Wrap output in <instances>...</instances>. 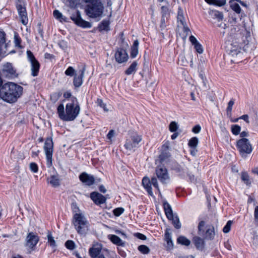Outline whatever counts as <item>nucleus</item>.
<instances>
[{"instance_id":"1","label":"nucleus","mask_w":258,"mask_h":258,"mask_svg":"<svg viewBox=\"0 0 258 258\" xmlns=\"http://www.w3.org/2000/svg\"><path fill=\"white\" fill-rule=\"evenodd\" d=\"M23 88L13 82L4 84L0 89V97L5 101L13 103L22 95Z\"/></svg>"},{"instance_id":"2","label":"nucleus","mask_w":258,"mask_h":258,"mask_svg":"<svg viewBox=\"0 0 258 258\" xmlns=\"http://www.w3.org/2000/svg\"><path fill=\"white\" fill-rule=\"evenodd\" d=\"M73 223L77 233L85 236L89 228V223L82 213H76L73 219Z\"/></svg>"},{"instance_id":"3","label":"nucleus","mask_w":258,"mask_h":258,"mask_svg":"<svg viewBox=\"0 0 258 258\" xmlns=\"http://www.w3.org/2000/svg\"><path fill=\"white\" fill-rule=\"evenodd\" d=\"M80 107L76 97L72 96L71 102L68 103L66 106V115L64 121L74 120L79 115Z\"/></svg>"},{"instance_id":"4","label":"nucleus","mask_w":258,"mask_h":258,"mask_svg":"<svg viewBox=\"0 0 258 258\" xmlns=\"http://www.w3.org/2000/svg\"><path fill=\"white\" fill-rule=\"evenodd\" d=\"M104 6L100 1L90 3L85 9L87 15L92 18L101 17L103 14Z\"/></svg>"},{"instance_id":"5","label":"nucleus","mask_w":258,"mask_h":258,"mask_svg":"<svg viewBox=\"0 0 258 258\" xmlns=\"http://www.w3.org/2000/svg\"><path fill=\"white\" fill-rule=\"evenodd\" d=\"M236 148L240 156L244 158L247 157L252 151V147L248 139L241 138L236 142Z\"/></svg>"},{"instance_id":"6","label":"nucleus","mask_w":258,"mask_h":258,"mask_svg":"<svg viewBox=\"0 0 258 258\" xmlns=\"http://www.w3.org/2000/svg\"><path fill=\"white\" fill-rule=\"evenodd\" d=\"M205 225V222L201 221L198 225V233L200 235L203 236L204 238L206 240H212L214 238L215 232L214 228L213 226H206V230L205 231L204 228Z\"/></svg>"},{"instance_id":"7","label":"nucleus","mask_w":258,"mask_h":258,"mask_svg":"<svg viewBox=\"0 0 258 258\" xmlns=\"http://www.w3.org/2000/svg\"><path fill=\"white\" fill-rule=\"evenodd\" d=\"M44 150L46 158V165L50 167L52 165V154L53 151V143L51 138H47L45 142Z\"/></svg>"},{"instance_id":"8","label":"nucleus","mask_w":258,"mask_h":258,"mask_svg":"<svg viewBox=\"0 0 258 258\" xmlns=\"http://www.w3.org/2000/svg\"><path fill=\"white\" fill-rule=\"evenodd\" d=\"M27 58L30 63L31 75L36 77L38 75L40 64L30 50L27 51Z\"/></svg>"},{"instance_id":"9","label":"nucleus","mask_w":258,"mask_h":258,"mask_svg":"<svg viewBox=\"0 0 258 258\" xmlns=\"http://www.w3.org/2000/svg\"><path fill=\"white\" fill-rule=\"evenodd\" d=\"M142 138L141 135L134 134L131 136L130 139H127L124 144V147L127 150L135 151L139 147V144L142 141Z\"/></svg>"},{"instance_id":"10","label":"nucleus","mask_w":258,"mask_h":258,"mask_svg":"<svg viewBox=\"0 0 258 258\" xmlns=\"http://www.w3.org/2000/svg\"><path fill=\"white\" fill-rule=\"evenodd\" d=\"M71 19L78 26L83 28H90L92 27L91 23L84 20L81 17V12L77 10L72 14Z\"/></svg>"},{"instance_id":"11","label":"nucleus","mask_w":258,"mask_h":258,"mask_svg":"<svg viewBox=\"0 0 258 258\" xmlns=\"http://www.w3.org/2000/svg\"><path fill=\"white\" fill-rule=\"evenodd\" d=\"M1 74L4 77L11 79L17 77L18 75L16 69L10 62H7L3 65Z\"/></svg>"},{"instance_id":"12","label":"nucleus","mask_w":258,"mask_h":258,"mask_svg":"<svg viewBox=\"0 0 258 258\" xmlns=\"http://www.w3.org/2000/svg\"><path fill=\"white\" fill-rule=\"evenodd\" d=\"M156 174L159 180L163 184H166L169 179L167 170L163 165L158 166L156 167Z\"/></svg>"},{"instance_id":"13","label":"nucleus","mask_w":258,"mask_h":258,"mask_svg":"<svg viewBox=\"0 0 258 258\" xmlns=\"http://www.w3.org/2000/svg\"><path fill=\"white\" fill-rule=\"evenodd\" d=\"M169 143L168 142L164 144L161 149V153L159 156V159L161 163L167 162L171 156V154L169 151Z\"/></svg>"},{"instance_id":"14","label":"nucleus","mask_w":258,"mask_h":258,"mask_svg":"<svg viewBox=\"0 0 258 258\" xmlns=\"http://www.w3.org/2000/svg\"><path fill=\"white\" fill-rule=\"evenodd\" d=\"M39 240L37 234L34 232H29L26 238V246L33 249Z\"/></svg>"},{"instance_id":"15","label":"nucleus","mask_w":258,"mask_h":258,"mask_svg":"<svg viewBox=\"0 0 258 258\" xmlns=\"http://www.w3.org/2000/svg\"><path fill=\"white\" fill-rule=\"evenodd\" d=\"M115 58L118 63H121L126 62L128 59V56L125 49L119 48L115 52Z\"/></svg>"},{"instance_id":"16","label":"nucleus","mask_w":258,"mask_h":258,"mask_svg":"<svg viewBox=\"0 0 258 258\" xmlns=\"http://www.w3.org/2000/svg\"><path fill=\"white\" fill-rule=\"evenodd\" d=\"M79 179L86 185L91 186L95 183V179L93 175L86 172H83L79 175Z\"/></svg>"},{"instance_id":"17","label":"nucleus","mask_w":258,"mask_h":258,"mask_svg":"<svg viewBox=\"0 0 258 258\" xmlns=\"http://www.w3.org/2000/svg\"><path fill=\"white\" fill-rule=\"evenodd\" d=\"M90 198L96 205L103 204L106 201V198L105 196L95 191L91 193Z\"/></svg>"},{"instance_id":"18","label":"nucleus","mask_w":258,"mask_h":258,"mask_svg":"<svg viewBox=\"0 0 258 258\" xmlns=\"http://www.w3.org/2000/svg\"><path fill=\"white\" fill-rule=\"evenodd\" d=\"M17 9L22 24L26 25L28 23V20L25 7H23L21 4H19L17 5Z\"/></svg>"},{"instance_id":"19","label":"nucleus","mask_w":258,"mask_h":258,"mask_svg":"<svg viewBox=\"0 0 258 258\" xmlns=\"http://www.w3.org/2000/svg\"><path fill=\"white\" fill-rule=\"evenodd\" d=\"M85 69L79 71V75H75L74 78L73 84L75 87H80L83 83V78L84 76Z\"/></svg>"},{"instance_id":"20","label":"nucleus","mask_w":258,"mask_h":258,"mask_svg":"<svg viewBox=\"0 0 258 258\" xmlns=\"http://www.w3.org/2000/svg\"><path fill=\"white\" fill-rule=\"evenodd\" d=\"M204 239V238H202L198 236H195L193 238V243L198 249L202 250L204 248L205 245Z\"/></svg>"},{"instance_id":"21","label":"nucleus","mask_w":258,"mask_h":258,"mask_svg":"<svg viewBox=\"0 0 258 258\" xmlns=\"http://www.w3.org/2000/svg\"><path fill=\"white\" fill-rule=\"evenodd\" d=\"M102 247L100 245L94 246L90 248L89 253L92 258H96L100 255Z\"/></svg>"},{"instance_id":"22","label":"nucleus","mask_w":258,"mask_h":258,"mask_svg":"<svg viewBox=\"0 0 258 258\" xmlns=\"http://www.w3.org/2000/svg\"><path fill=\"white\" fill-rule=\"evenodd\" d=\"M142 184L146 189L147 192L150 196H152L153 193L151 187V181L149 177H144L142 179Z\"/></svg>"},{"instance_id":"23","label":"nucleus","mask_w":258,"mask_h":258,"mask_svg":"<svg viewBox=\"0 0 258 258\" xmlns=\"http://www.w3.org/2000/svg\"><path fill=\"white\" fill-rule=\"evenodd\" d=\"M47 181L54 187H57L60 185V179L58 174L51 175L49 178H47Z\"/></svg>"},{"instance_id":"24","label":"nucleus","mask_w":258,"mask_h":258,"mask_svg":"<svg viewBox=\"0 0 258 258\" xmlns=\"http://www.w3.org/2000/svg\"><path fill=\"white\" fill-rule=\"evenodd\" d=\"M108 237L113 244L118 246H125V242L123 241L118 236L115 235L111 234L109 235Z\"/></svg>"},{"instance_id":"25","label":"nucleus","mask_w":258,"mask_h":258,"mask_svg":"<svg viewBox=\"0 0 258 258\" xmlns=\"http://www.w3.org/2000/svg\"><path fill=\"white\" fill-rule=\"evenodd\" d=\"M170 229H166L165 232L164 240L166 242V247L168 249H171L173 246V243L171 239V235L169 232Z\"/></svg>"},{"instance_id":"26","label":"nucleus","mask_w":258,"mask_h":258,"mask_svg":"<svg viewBox=\"0 0 258 258\" xmlns=\"http://www.w3.org/2000/svg\"><path fill=\"white\" fill-rule=\"evenodd\" d=\"M163 208L167 218L168 219L172 218L174 214L171 206L166 201L163 203Z\"/></svg>"},{"instance_id":"27","label":"nucleus","mask_w":258,"mask_h":258,"mask_svg":"<svg viewBox=\"0 0 258 258\" xmlns=\"http://www.w3.org/2000/svg\"><path fill=\"white\" fill-rule=\"evenodd\" d=\"M139 42L138 40L134 41L133 44L131 47V57L133 58H135L138 54V47Z\"/></svg>"},{"instance_id":"28","label":"nucleus","mask_w":258,"mask_h":258,"mask_svg":"<svg viewBox=\"0 0 258 258\" xmlns=\"http://www.w3.org/2000/svg\"><path fill=\"white\" fill-rule=\"evenodd\" d=\"M110 22L109 20H103L98 26V29L99 31H108L110 30L109 28Z\"/></svg>"},{"instance_id":"29","label":"nucleus","mask_w":258,"mask_h":258,"mask_svg":"<svg viewBox=\"0 0 258 258\" xmlns=\"http://www.w3.org/2000/svg\"><path fill=\"white\" fill-rule=\"evenodd\" d=\"M137 66L138 62L136 61H134L125 71V74L127 75H130L133 73H135L137 71Z\"/></svg>"},{"instance_id":"30","label":"nucleus","mask_w":258,"mask_h":258,"mask_svg":"<svg viewBox=\"0 0 258 258\" xmlns=\"http://www.w3.org/2000/svg\"><path fill=\"white\" fill-rule=\"evenodd\" d=\"M210 14L213 17L214 19H216L219 22L222 21L223 19V15L222 12L216 10H211Z\"/></svg>"},{"instance_id":"31","label":"nucleus","mask_w":258,"mask_h":258,"mask_svg":"<svg viewBox=\"0 0 258 258\" xmlns=\"http://www.w3.org/2000/svg\"><path fill=\"white\" fill-rule=\"evenodd\" d=\"M177 21L180 22L181 25L185 24V21L183 16V11L181 7L178 9V13L177 16Z\"/></svg>"},{"instance_id":"32","label":"nucleus","mask_w":258,"mask_h":258,"mask_svg":"<svg viewBox=\"0 0 258 258\" xmlns=\"http://www.w3.org/2000/svg\"><path fill=\"white\" fill-rule=\"evenodd\" d=\"M210 5L221 7L226 4V0H205Z\"/></svg>"},{"instance_id":"33","label":"nucleus","mask_w":258,"mask_h":258,"mask_svg":"<svg viewBox=\"0 0 258 258\" xmlns=\"http://www.w3.org/2000/svg\"><path fill=\"white\" fill-rule=\"evenodd\" d=\"M241 179L242 181L247 185H249L251 184L249 176L247 172L242 171L241 173Z\"/></svg>"},{"instance_id":"34","label":"nucleus","mask_w":258,"mask_h":258,"mask_svg":"<svg viewBox=\"0 0 258 258\" xmlns=\"http://www.w3.org/2000/svg\"><path fill=\"white\" fill-rule=\"evenodd\" d=\"M168 219L172 221V223L175 228L179 229L181 228V224L180 223L179 218L177 215H174L172 216V218H170V219Z\"/></svg>"},{"instance_id":"35","label":"nucleus","mask_w":258,"mask_h":258,"mask_svg":"<svg viewBox=\"0 0 258 258\" xmlns=\"http://www.w3.org/2000/svg\"><path fill=\"white\" fill-rule=\"evenodd\" d=\"M57 110L59 118L61 120L64 121L66 113L64 112L63 105L62 104H60L57 107Z\"/></svg>"},{"instance_id":"36","label":"nucleus","mask_w":258,"mask_h":258,"mask_svg":"<svg viewBox=\"0 0 258 258\" xmlns=\"http://www.w3.org/2000/svg\"><path fill=\"white\" fill-rule=\"evenodd\" d=\"M53 16L60 21L67 22V18L63 17L62 14L57 10H55L53 13Z\"/></svg>"},{"instance_id":"37","label":"nucleus","mask_w":258,"mask_h":258,"mask_svg":"<svg viewBox=\"0 0 258 258\" xmlns=\"http://www.w3.org/2000/svg\"><path fill=\"white\" fill-rule=\"evenodd\" d=\"M230 7L237 14H240L241 11V9L238 4L233 2H230Z\"/></svg>"},{"instance_id":"38","label":"nucleus","mask_w":258,"mask_h":258,"mask_svg":"<svg viewBox=\"0 0 258 258\" xmlns=\"http://www.w3.org/2000/svg\"><path fill=\"white\" fill-rule=\"evenodd\" d=\"M177 242L185 246H188L190 243V240L183 236H180L177 238Z\"/></svg>"},{"instance_id":"39","label":"nucleus","mask_w":258,"mask_h":258,"mask_svg":"<svg viewBox=\"0 0 258 258\" xmlns=\"http://www.w3.org/2000/svg\"><path fill=\"white\" fill-rule=\"evenodd\" d=\"M199 143V140L197 137H192L188 141V145L190 148H197Z\"/></svg>"},{"instance_id":"40","label":"nucleus","mask_w":258,"mask_h":258,"mask_svg":"<svg viewBox=\"0 0 258 258\" xmlns=\"http://www.w3.org/2000/svg\"><path fill=\"white\" fill-rule=\"evenodd\" d=\"M47 236L48 242L49 243L50 246L52 248H55L56 246V242L54 239V238L52 237L51 232H48Z\"/></svg>"},{"instance_id":"41","label":"nucleus","mask_w":258,"mask_h":258,"mask_svg":"<svg viewBox=\"0 0 258 258\" xmlns=\"http://www.w3.org/2000/svg\"><path fill=\"white\" fill-rule=\"evenodd\" d=\"M240 47L238 46H233L230 50L229 54L232 56H237L241 53Z\"/></svg>"},{"instance_id":"42","label":"nucleus","mask_w":258,"mask_h":258,"mask_svg":"<svg viewBox=\"0 0 258 258\" xmlns=\"http://www.w3.org/2000/svg\"><path fill=\"white\" fill-rule=\"evenodd\" d=\"M231 132L235 136L240 134L241 131V127L237 124H233L231 125Z\"/></svg>"},{"instance_id":"43","label":"nucleus","mask_w":258,"mask_h":258,"mask_svg":"<svg viewBox=\"0 0 258 258\" xmlns=\"http://www.w3.org/2000/svg\"><path fill=\"white\" fill-rule=\"evenodd\" d=\"M138 250L143 254H148L150 252V248L145 245L139 246Z\"/></svg>"},{"instance_id":"44","label":"nucleus","mask_w":258,"mask_h":258,"mask_svg":"<svg viewBox=\"0 0 258 258\" xmlns=\"http://www.w3.org/2000/svg\"><path fill=\"white\" fill-rule=\"evenodd\" d=\"M65 246L68 249L73 250L75 248V243L73 240H68L66 242Z\"/></svg>"},{"instance_id":"45","label":"nucleus","mask_w":258,"mask_h":258,"mask_svg":"<svg viewBox=\"0 0 258 258\" xmlns=\"http://www.w3.org/2000/svg\"><path fill=\"white\" fill-rule=\"evenodd\" d=\"M178 124L175 121H172L170 122L169 128L171 132H175L178 129Z\"/></svg>"},{"instance_id":"46","label":"nucleus","mask_w":258,"mask_h":258,"mask_svg":"<svg viewBox=\"0 0 258 258\" xmlns=\"http://www.w3.org/2000/svg\"><path fill=\"white\" fill-rule=\"evenodd\" d=\"M168 22V17H162L160 27L161 30H164L166 27V23Z\"/></svg>"},{"instance_id":"47","label":"nucleus","mask_w":258,"mask_h":258,"mask_svg":"<svg viewBox=\"0 0 258 258\" xmlns=\"http://www.w3.org/2000/svg\"><path fill=\"white\" fill-rule=\"evenodd\" d=\"M61 96L60 93H54L50 96V100L53 103H55Z\"/></svg>"},{"instance_id":"48","label":"nucleus","mask_w":258,"mask_h":258,"mask_svg":"<svg viewBox=\"0 0 258 258\" xmlns=\"http://www.w3.org/2000/svg\"><path fill=\"white\" fill-rule=\"evenodd\" d=\"M232 223V221L231 220H229L227 222L226 224L223 229V231L224 233H227L230 231Z\"/></svg>"},{"instance_id":"49","label":"nucleus","mask_w":258,"mask_h":258,"mask_svg":"<svg viewBox=\"0 0 258 258\" xmlns=\"http://www.w3.org/2000/svg\"><path fill=\"white\" fill-rule=\"evenodd\" d=\"M161 14L162 17H168L169 15V13L168 12V9L166 6H162L161 7Z\"/></svg>"},{"instance_id":"50","label":"nucleus","mask_w":258,"mask_h":258,"mask_svg":"<svg viewBox=\"0 0 258 258\" xmlns=\"http://www.w3.org/2000/svg\"><path fill=\"white\" fill-rule=\"evenodd\" d=\"M75 71L72 67H69L65 71L67 76L72 77L75 75Z\"/></svg>"},{"instance_id":"51","label":"nucleus","mask_w":258,"mask_h":258,"mask_svg":"<svg viewBox=\"0 0 258 258\" xmlns=\"http://www.w3.org/2000/svg\"><path fill=\"white\" fill-rule=\"evenodd\" d=\"M124 212V209L122 208H117L113 210V213L115 216H119Z\"/></svg>"},{"instance_id":"52","label":"nucleus","mask_w":258,"mask_h":258,"mask_svg":"<svg viewBox=\"0 0 258 258\" xmlns=\"http://www.w3.org/2000/svg\"><path fill=\"white\" fill-rule=\"evenodd\" d=\"M30 169L32 172L37 173L38 170L37 164L34 162L31 163L30 164Z\"/></svg>"},{"instance_id":"53","label":"nucleus","mask_w":258,"mask_h":258,"mask_svg":"<svg viewBox=\"0 0 258 258\" xmlns=\"http://www.w3.org/2000/svg\"><path fill=\"white\" fill-rule=\"evenodd\" d=\"M151 184L153 185L155 188H156L158 191H159V188L158 184V181L155 177H153L151 178Z\"/></svg>"},{"instance_id":"54","label":"nucleus","mask_w":258,"mask_h":258,"mask_svg":"<svg viewBox=\"0 0 258 258\" xmlns=\"http://www.w3.org/2000/svg\"><path fill=\"white\" fill-rule=\"evenodd\" d=\"M254 223L256 226H258V206H255L254 211Z\"/></svg>"},{"instance_id":"55","label":"nucleus","mask_w":258,"mask_h":258,"mask_svg":"<svg viewBox=\"0 0 258 258\" xmlns=\"http://www.w3.org/2000/svg\"><path fill=\"white\" fill-rule=\"evenodd\" d=\"M194 45V47L196 49V51L199 53H202L203 52V47L201 44H200L199 42L195 44Z\"/></svg>"},{"instance_id":"56","label":"nucleus","mask_w":258,"mask_h":258,"mask_svg":"<svg viewBox=\"0 0 258 258\" xmlns=\"http://www.w3.org/2000/svg\"><path fill=\"white\" fill-rule=\"evenodd\" d=\"M98 105L102 108L104 110L107 111L108 109L106 107V104L103 102V100L101 99H98L97 100Z\"/></svg>"},{"instance_id":"57","label":"nucleus","mask_w":258,"mask_h":258,"mask_svg":"<svg viewBox=\"0 0 258 258\" xmlns=\"http://www.w3.org/2000/svg\"><path fill=\"white\" fill-rule=\"evenodd\" d=\"M234 103V100L233 99H231L229 101L228 104V106L227 108V113H231L232 109V106Z\"/></svg>"},{"instance_id":"58","label":"nucleus","mask_w":258,"mask_h":258,"mask_svg":"<svg viewBox=\"0 0 258 258\" xmlns=\"http://www.w3.org/2000/svg\"><path fill=\"white\" fill-rule=\"evenodd\" d=\"M14 38H15V43L16 46L20 47H21L20 43L21 42V40L20 38L18 35L15 34Z\"/></svg>"},{"instance_id":"59","label":"nucleus","mask_w":258,"mask_h":258,"mask_svg":"<svg viewBox=\"0 0 258 258\" xmlns=\"http://www.w3.org/2000/svg\"><path fill=\"white\" fill-rule=\"evenodd\" d=\"M135 236L137 237L138 238L141 240H146L147 238L146 236L145 235L140 233H136L135 234Z\"/></svg>"},{"instance_id":"60","label":"nucleus","mask_w":258,"mask_h":258,"mask_svg":"<svg viewBox=\"0 0 258 258\" xmlns=\"http://www.w3.org/2000/svg\"><path fill=\"white\" fill-rule=\"evenodd\" d=\"M201 129V126L199 125H197L192 128V131L195 134H198L200 132Z\"/></svg>"},{"instance_id":"61","label":"nucleus","mask_w":258,"mask_h":258,"mask_svg":"<svg viewBox=\"0 0 258 258\" xmlns=\"http://www.w3.org/2000/svg\"><path fill=\"white\" fill-rule=\"evenodd\" d=\"M189 41L192 43V45H195V44L198 43L199 42L197 41L196 37L192 35L190 36L189 38Z\"/></svg>"},{"instance_id":"62","label":"nucleus","mask_w":258,"mask_h":258,"mask_svg":"<svg viewBox=\"0 0 258 258\" xmlns=\"http://www.w3.org/2000/svg\"><path fill=\"white\" fill-rule=\"evenodd\" d=\"M248 115L247 114H244L241 116L239 118L244 120L246 123H249V121L248 119Z\"/></svg>"},{"instance_id":"63","label":"nucleus","mask_w":258,"mask_h":258,"mask_svg":"<svg viewBox=\"0 0 258 258\" xmlns=\"http://www.w3.org/2000/svg\"><path fill=\"white\" fill-rule=\"evenodd\" d=\"M114 135V131L113 130H110L108 133L107 137V138L109 140H111L112 138Z\"/></svg>"},{"instance_id":"64","label":"nucleus","mask_w":258,"mask_h":258,"mask_svg":"<svg viewBox=\"0 0 258 258\" xmlns=\"http://www.w3.org/2000/svg\"><path fill=\"white\" fill-rule=\"evenodd\" d=\"M63 97L66 99H68L69 98H71L72 97L71 92L70 91H67L64 92L63 94Z\"/></svg>"}]
</instances>
